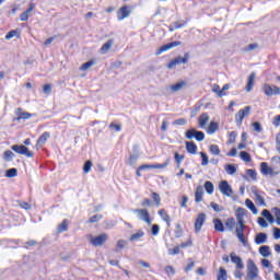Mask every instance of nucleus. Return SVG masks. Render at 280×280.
<instances>
[{
    "mask_svg": "<svg viewBox=\"0 0 280 280\" xmlns=\"http://www.w3.org/2000/svg\"><path fill=\"white\" fill-rule=\"evenodd\" d=\"M240 156H241L242 161H245V163H250V161H252L250 154L246 151H242L240 153Z\"/></svg>",
    "mask_w": 280,
    "mask_h": 280,
    "instance_id": "39",
    "label": "nucleus"
},
{
    "mask_svg": "<svg viewBox=\"0 0 280 280\" xmlns=\"http://www.w3.org/2000/svg\"><path fill=\"white\" fill-rule=\"evenodd\" d=\"M184 159H185V155H180L178 154V152H175V162L177 163V165H180Z\"/></svg>",
    "mask_w": 280,
    "mask_h": 280,
    "instance_id": "55",
    "label": "nucleus"
},
{
    "mask_svg": "<svg viewBox=\"0 0 280 280\" xmlns=\"http://www.w3.org/2000/svg\"><path fill=\"white\" fill-rule=\"evenodd\" d=\"M210 207L215 211L217 213H220V211H224V208L215 202H211Z\"/></svg>",
    "mask_w": 280,
    "mask_h": 280,
    "instance_id": "46",
    "label": "nucleus"
},
{
    "mask_svg": "<svg viewBox=\"0 0 280 280\" xmlns=\"http://www.w3.org/2000/svg\"><path fill=\"white\" fill-rule=\"evenodd\" d=\"M262 91L267 97H272V95H280V88L277 85L265 84L262 85Z\"/></svg>",
    "mask_w": 280,
    "mask_h": 280,
    "instance_id": "7",
    "label": "nucleus"
},
{
    "mask_svg": "<svg viewBox=\"0 0 280 280\" xmlns=\"http://www.w3.org/2000/svg\"><path fill=\"white\" fill-rule=\"evenodd\" d=\"M69 230V220L65 219L57 228L58 233H65Z\"/></svg>",
    "mask_w": 280,
    "mask_h": 280,
    "instance_id": "27",
    "label": "nucleus"
},
{
    "mask_svg": "<svg viewBox=\"0 0 280 280\" xmlns=\"http://www.w3.org/2000/svg\"><path fill=\"white\" fill-rule=\"evenodd\" d=\"M187 86V81H178L177 83L171 84L168 89L172 93H178V91H183Z\"/></svg>",
    "mask_w": 280,
    "mask_h": 280,
    "instance_id": "14",
    "label": "nucleus"
},
{
    "mask_svg": "<svg viewBox=\"0 0 280 280\" xmlns=\"http://www.w3.org/2000/svg\"><path fill=\"white\" fill-rule=\"evenodd\" d=\"M128 247V241L126 240H118L116 242V246H115V253H121L124 250V248Z\"/></svg>",
    "mask_w": 280,
    "mask_h": 280,
    "instance_id": "18",
    "label": "nucleus"
},
{
    "mask_svg": "<svg viewBox=\"0 0 280 280\" xmlns=\"http://www.w3.org/2000/svg\"><path fill=\"white\" fill-rule=\"evenodd\" d=\"M225 226L226 229H229V231H233V229H235V219L233 218L228 219L225 222Z\"/></svg>",
    "mask_w": 280,
    "mask_h": 280,
    "instance_id": "38",
    "label": "nucleus"
},
{
    "mask_svg": "<svg viewBox=\"0 0 280 280\" xmlns=\"http://www.w3.org/2000/svg\"><path fill=\"white\" fill-rule=\"evenodd\" d=\"M152 198H153L156 207H161V196L159 194H156V192H153L152 194Z\"/></svg>",
    "mask_w": 280,
    "mask_h": 280,
    "instance_id": "50",
    "label": "nucleus"
},
{
    "mask_svg": "<svg viewBox=\"0 0 280 280\" xmlns=\"http://www.w3.org/2000/svg\"><path fill=\"white\" fill-rule=\"evenodd\" d=\"M261 215H264V218H266V220H268V222H270V224H272V222H275V217H272V214L270 213V211L264 210V211L261 212Z\"/></svg>",
    "mask_w": 280,
    "mask_h": 280,
    "instance_id": "36",
    "label": "nucleus"
},
{
    "mask_svg": "<svg viewBox=\"0 0 280 280\" xmlns=\"http://www.w3.org/2000/svg\"><path fill=\"white\" fill-rule=\"evenodd\" d=\"M206 221H207V214L199 213L195 221V233H198L199 231H201L202 225L205 224Z\"/></svg>",
    "mask_w": 280,
    "mask_h": 280,
    "instance_id": "12",
    "label": "nucleus"
},
{
    "mask_svg": "<svg viewBox=\"0 0 280 280\" xmlns=\"http://www.w3.org/2000/svg\"><path fill=\"white\" fill-rule=\"evenodd\" d=\"M102 220V214H95L89 219L90 224H94L95 222H100Z\"/></svg>",
    "mask_w": 280,
    "mask_h": 280,
    "instance_id": "51",
    "label": "nucleus"
},
{
    "mask_svg": "<svg viewBox=\"0 0 280 280\" xmlns=\"http://www.w3.org/2000/svg\"><path fill=\"white\" fill-rule=\"evenodd\" d=\"M186 137L188 139H196L197 141H205V132L196 131V129H189L186 131Z\"/></svg>",
    "mask_w": 280,
    "mask_h": 280,
    "instance_id": "11",
    "label": "nucleus"
},
{
    "mask_svg": "<svg viewBox=\"0 0 280 280\" xmlns=\"http://www.w3.org/2000/svg\"><path fill=\"white\" fill-rule=\"evenodd\" d=\"M219 189L221 194H223V196H228V197L233 196V188L231 187V185H229V182L226 180L220 182Z\"/></svg>",
    "mask_w": 280,
    "mask_h": 280,
    "instance_id": "10",
    "label": "nucleus"
},
{
    "mask_svg": "<svg viewBox=\"0 0 280 280\" xmlns=\"http://www.w3.org/2000/svg\"><path fill=\"white\" fill-rule=\"evenodd\" d=\"M174 126H185V124H187V120L185 118H179L177 120H175Z\"/></svg>",
    "mask_w": 280,
    "mask_h": 280,
    "instance_id": "57",
    "label": "nucleus"
},
{
    "mask_svg": "<svg viewBox=\"0 0 280 280\" xmlns=\"http://www.w3.org/2000/svg\"><path fill=\"white\" fill-rule=\"evenodd\" d=\"M257 47H259V45L249 44L247 47H245V51H253V50L257 49Z\"/></svg>",
    "mask_w": 280,
    "mask_h": 280,
    "instance_id": "61",
    "label": "nucleus"
},
{
    "mask_svg": "<svg viewBox=\"0 0 280 280\" xmlns=\"http://www.w3.org/2000/svg\"><path fill=\"white\" fill-rule=\"evenodd\" d=\"M202 196H205V189L202 186H198L195 191V202H202Z\"/></svg>",
    "mask_w": 280,
    "mask_h": 280,
    "instance_id": "22",
    "label": "nucleus"
},
{
    "mask_svg": "<svg viewBox=\"0 0 280 280\" xmlns=\"http://www.w3.org/2000/svg\"><path fill=\"white\" fill-rule=\"evenodd\" d=\"M230 257H231L232 264H235V265H236V269H237V270L244 269V262L242 261V258H241L240 256H237V254H235L234 252H232V253L230 254Z\"/></svg>",
    "mask_w": 280,
    "mask_h": 280,
    "instance_id": "13",
    "label": "nucleus"
},
{
    "mask_svg": "<svg viewBox=\"0 0 280 280\" xmlns=\"http://www.w3.org/2000/svg\"><path fill=\"white\" fill-rule=\"evenodd\" d=\"M259 277V269L253 259L247 261V277L246 279H257Z\"/></svg>",
    "mask_w": 280,
    "mask_h": 280,
    "instance_id": "3",
    "label": "nucleus"
},
{
    "mask_svg": "<svg viewBox=\"0 0 280 280\" xmlns=\"http://www.w3.org/2000/svg\"><path fill=\"white\" fill-rule=\"evenodd\" d=\"M158 215H160V218H162V220L166 222L167 226H170V222L172 219L170 218V214H167V211H165V209H160L158 211Z\"/></svg>",
    "mask_w": 280,
    "mask_h": 280,
    "instance_id": "24",
    "label": "nucleus"
},
{
    "mask_svg": "<svg viewBox=\"0 0 280 280\" xmlns=\"http://www.w3.org/2000/svg\"><path fill=\"white\" fill-rule=\"evenodd\" d=\"M224 170L230 176H233V174H236L237 172V167H235L233 164H225Z\"/></svg>",
    "mask_w": 280,
    "mask_h": 280,
    "instance_id": "31",
    "label": "nucleus"
},
{
    "mask_svg": "<svg viewBox=\"0 0 280 280\" xmlns=\"http://www.w3.org/2000/svg\"><path fill=\"white\" fill-rule=\"evenodd\" d=\"M273 240H280V229L273 228Z\"/></svg>",
    "mask_w": 280,
    "mask_h": 280,
    "instance_id": "62",
    "label": "nucleus"
},
{
    "mask_svg": "<svg viewBox=\"0 0 280 280\" xmlns=\"http://www.w3.org/2000/svg\"><path fill=\"white\" fill-rule=\"evenodd\" d=\"M250 115V106H246L244 109H240L238 113L235 115V121L240 126L244 121V117H248Z\"/></svg>",
    "mask_w": 280,
    "mask_h": 280,
    "instance_id": "9",
    "label": "nucleus"
},
{
    "mask_svg": "<svg viewBox=\"0 0 280 280\" xmlns=\"http://www.w3.org/2000/svg\"><path fill=\"white\" fill-rule=\"evenodd\" d=\"M252 126H253V128H254V130H255V132H261L264 129L261 128V124L260 122H253L252 124Z\"/></svg>",
    "mask_w": 280,
    "mask_h": 280,
    "instance_id": "54",
    "label": "nucleus"
},
{
    "mask_svg": "<svg viewBox=\"0 0 280 280\" xmlns=\"http://www.w3.org/2000/svg\"><path fill=\"white\" fill-rule=\"evenodd\" d=\"M16 118L15 121H21V119H31L32 118V114L27 113V112H23L22 108H18L16 109Z\"/></svg>",
    "mask_w": 280,
    "mask_h": 280,
    "instance_id": "16",
    "label": "nucleus"
},
{
    "mask_svg": "<svg viewBox=\"0 0 280 280\" xmlns=\"http://www.w3.org/2000/svg\"><path fill=\"white\" fill-rule=\"evenodd\" d=\"M88 240L92 246H104L108 242V234L102 233L97 236L89 235Z\"/></svg>",
    "mask_w": 280,
    "mask_h": 280,
    "instance_id": "2",
    "label": "nucleus"
},
{
    "mask_svg": "<svg viewBox=\"0 0 280 280\" xmlns=\"http://www.w3.org/2000/svg\"><path fill=\"white\" fill-rule=\"evenodd\" d=\"M272 163H277V167H270L268 166V163L262 162L260 164V172L261 174H264L265 176H278V174L280 173V158L279 156H275L272 158Z\"/></svg>",
    "mask_w": 280,
    "mask_h": 280,
    "instance_id": "1",
    "label": "nucleus"
},
{
    "mask_svg": "<svg viewBox=\"0 0 280 280\" xmlns=\"http://www.w3.org/2000/svg\"><path fill=\"white\" fill-rule=\"evenodd\" d=\"M133 213L138 215V219H140L142 222H145L150 226L152 224V218H150V212L148 209H136L133 210Z\"/></svg>",
    "mask_w": 280,
    "mask_h": 280,
    "instance_id": "5",
    "label": "nucleus"
},
{
    "mask_svg": "<svg viewBox=\"0 0 280 280\" xmlns=\"http://www.w3.org/2000/svg\"><path fill=\"white\" fill-rule=\"evenodd\" d=\"M43 92L46 95H49V93H51V84H45L44 88H43Z\"/></svg>",
    "mask_w": 280,
    "mask_h": 280,
    "instance_id": "60",
    "label": "nucleus"
},
{
    "mask_svg": "<svg viewBox=\"0 0 280 280\" xmlns=\"http://www.w3.org/2000/svg\"><path fill=\"white\" fill-rule=\"evenodd\" d=\"M257 202H259V205L261 206H266V201L264 200V197H261V195H259V192H257V190L253 191Z\"/></svg>",
    "mask_w": 280,
    "mask_h": 280,
    "instance_id": "42",
    "label": "nucleus"
},
{
    "mask_svg": "<svg viewBox=\"0 0 280 280\" xmlns=\"http://www.w3.org/2000/svg\"><path fill=\"white\" fill-rule=\"evenodd\" d=\"M255 78H256L255 72H252L250 75L248 77V82L246 85L247 93H250V91H253V86L255 85Z\"/></svg>",
    "mask_w": 280,
    "mask_h": 280,
    "instance_id": "23",
    "label": "nucleus"
},
{
    "mask_svg": "<svg viewBox=\"0 0 280 280\" xmlns=\"http://www.w3.org/2000/svg\"><path fill=\"white\" fill-rule=\"evenodd\" d=\"M218 128H220V125L215 121H211L207 129L208 135H214V132H218Z\"/></svg>",
    "mask_w": 280,
    "mask_h": 280,
    "instance_id": "26",
    "label": "nucleus"
},
{
    "mask_svg": "<svg viewBox=\"0 0 280 280\" xmlns=\"http://www.w3.org/2000/svg\"><path fill=\"white\" fill-rule=\"evenodd\" d=\"M247 176H249V178H252L253 180H257V172H255L254 170H247L246 171Z\"/></svg>",
    "mask_w": 280,
    "mask_h": 280,
    "instance_id": "52",
    "label": "nucleus"
},
{
    "mask_svg": "<svg viewBox=\"0 0 280 280\" xmlns=\"http://www.w3.org/2000/svg\"><path fill=\"white\" fill-rule=\"evenodd\" d=\"M273 126H276V128H279L280 126V115L276 116L272 120Z\"/></svg>",
    "mask_w": 280,
    "mask_h": 280,
    "instance_id": "64",
    "label": "nucleus"
},
{
    "mask_svg": "<svg viewBox=\"0 0 280 280\" xmlns=\"http://www.w3.org/2000/svg\"><path fill=\"white\" fill-rule=\"evenodd\" d=\"M205 189H206L207 194H213V191H214L213 183L206 182Z\"/></svg>",
    "mask_w": 280,
    "mask_h": 280,
    "instance_id": "43",
    "label": "nucleus"
},
{
    "mask_svg": "<svg viewBox=\"0 0 280 280\" xmlns=\"http://www.w3.org/2000/svg\"><path fill=\"white\" fill-rule=\"evenodd\" d=\"M174 47H180V42H173L161 46L156 49L155 56H161V54H165V51H170V49H174Z\"/></svg>",
    "mask_w": 280,
    "mask_h": 280,
    "instance_id": "8",
    "label": "nucleus"
},
{
    "mask_svg": "<svg viewBox=\"0 0 280 280\" xmlns=\"http://www.w3.org/2000/svg\"><path fill=\"white\" fill-rule=\"evenodd\" d=\"M200 156L202 159L201 165H209V156L207 155V153L205 152H200Z\"/></svg>",
    "mask_w": 280,
    "mask_h": 280,
    "instance_id": "48",
    "label": "nucleus"
},
{
    "mask_svg": "<svg viewBox=\"0 0 280 280\" xmlns=\"http://www.w3.org/2000/svg\"><path fill=\"white\" fill-rule=\"evenodd\" d=\"M114 42L113 39H109L101 47V54H108L110 51V47H113Z\"/></svg>",
    "mask_w": 280,
    "mask_h": 280,
    "instance_id": "28",
    "label": "nucleus"
},
{
    "mask_svg": "<svg viewBox=\"0 0 280 280\" xmlns=\"http://www.w3.org/2000/svg\"><path fill=\"white\" fill-rule=\"evenodd\" d=\"M210 152L214 154V156H218L220 154V147H218V144H211Z\"/></svg>",
    "mask_w": 280,
    "mask_h": 280,
    "instance_id": "44",
    "label": "nucleus"
},
{
    "mask_svg": "<svg viewBox=\"0 0 280 280\" xmlns=\"http://www.w3.org/2000/svg\"><path fill=\"white\" fill-rule=\"evenodd\" d=\"M11 150H13V152H16V154H23L24 156H27L28 159H32V156H34V153L32 151H30V149H27V147L21 144H13L11 147Z\"/></svg>",
    "mask_w": 280,
    "mask_h": 280,
    "instance_id": "6",
    "label": "nucleus"
},
{
    "mask_svg": "<svg viewBox=\"0 0 280 280\" xmlns=\"http://www.w3.org/2000/svg\"><path fill=\"white\" fill-rule=\"evenodd\" d=\"M93 65H95V61H93V60L88 61L80 67V71H89V69H91V67H93Z\"/></svg>",
    "mask_w": 280,
    "mask_h": 280,
    "instance_id": "40",
    "label": "nucleus"
},
{
    "mask_svg": "<svg viewBox=\"0 0 280 280\" xmlns=\"http://www.w3.org/2000/svg\"><path fill=\"white\" fill-rule=\"evenodd\" d=\"M266 240H268V235L266 233H258L255 238L256 244H266Z\"/></svg>",
    "mask_w": 280,
    "mask_h": 280,
    "instance_id": "29",
    "label": "nucleus"
},
{
    "mask_svg": "<svg viewBox=\"0 0 280 280\" xmlns=\"http://www.w3.org/2000/svg\"><path fill=\"white\" fill-rule=\"evenodd\" d=\"M259 253L262 257H270V247L268 245H264L259 248Z\"/></svg>",
    "mask_w": 280,
    "mask_h": 280,
    "instance_id": "33",
    "label": "nucleus"
},
{
    "mask_svg": "<svg viewBox=\"0 0 280 280\" xmlns=\"http://www.w3.org/2000/svg\"><path fill=\"white\" fill-rule=\"evenodd\" d=\"M18 174H19V171L16 168H10V170L7 171L5 177L7 178H14V177L18 176Z\"/></svg>",
    "mask_w": 280,
    "mask_h": 280,
    "instance_id": "37",
    "label": "nucleus"
},
{
    "mask_svg": "<svg viewBox=\"0 0 280 280\" xmlns=\"http://www.w3.org/2000/svg\"><path fill=\"white\" fill-rule=\"evenodd\" d=\"M142 237H145V232H143V230H138L136 233L130 235L129 242H141Z\"/></svg>",
    "mask_w": 280,
    "mask_h": 280,
    "instance_id": "17",
    "label": "nucleus"
},
{
    "mask_svg": "<svg viewBox=\"0 0 280 280\" xmlns=\"http://www.w3.org/2000/svg\"><path fill=\"white\" fill-rule=\"evenodd\" d=\"M186 150L189 154H196L198 152V147L194 141L186 142Z\"/></svg>",
    "mask_w": 280,
    "mask_h": 280,
    "instance_id": "25",
    "label": "nucleus"
},
{
    "mask_svg": "<svg viewBox=\"0 0 280 280\" xmlns=\"http://www.w3.org/2000/svg\"><path fill=\"white\" fill-rule=\"evenodd\" d=\"M245 206L247 207V209H250V210H252V212L254 213V215H257L258 210H257V207H255V203H253V200L246 199V200H245Z\"/></svg>",
    "mask_w": 280,
    "mask_h": 280,
    "instance_id": "32",
    "label": "nucleus"
},
{
    "mask_svg": "<svg viewBox=\"0 0 280 280\" xmlns=\"http://www.w3.org/2000/svg\"><path fill=\"white\" fill-rule=\"evenodd\" d=\"M170 165V161H166L162 164H153V170H165Z\"/></svg>",
    "mask_w": 280,
    "mask_h": 280,
    "instance_id": "47",
    "label": "nucleus"
},
{
    "mask_svg": "<svg viewBox=\"0 0 280 280\" xmlns=\"http://www.w3.org/2000/svg\"><path fill=\"white\" fill-rule=\"evenodd\" d=\"M212 93H217L219 97H224V95H226V93H223V91L220 90V85L218 84L212 85Z\"/></svg>",
    "mask_w": 280,
    "mask_h": 280,
    "instance_id": "35",
    "label": "nucleus"
},
{
    "mask_svg": "<svg viewBox=\"0 0 280 280\" xmlns=\"http://www.w3.org/2000/svg\"><path fill=\"white\" fill-rule=\"evenodd\" d=\"M159 231H161V228L159 226V224H153L151 228V234L156 237V235H159Z\"/></svg>",
    "mask_w": 280,
    "mask_h": 280,
    "instance_id": "49",
    "label": "nucleus"
},
{
    "mask_svg": "<svg viewBox=\"0 0 280 280\" xmlns=\"http://www.w3.org/2000/svg\"><path fill=\"white\" fill-rule=\"evenodd\" d=\"M258 224L261 226V229H268V222H266L261 217L258 218Z\"/></svg>",
    "mask_w": 280,
    "mask_h": 280,
    "instance_id": "56",
    "label": "nucleus"
},
{
    "mask_svg": "<svg viewBox=\"0 0 280 280\" xmlns=\"http://www.w3.org/2000/svg\"><path fill=\"white\" fill-rule=\"evenodd\" d=\"M189 62V52H185L184 57L183 56H177L175 59L170 61L167 65V69H174L176 65H187Z\"/></svg>",
    "mask_w": 280,
    "mask_h": 280,
    "instance_id": "4",
    "label": "nucleus"
},
{
    "mask_svg": "<svg viewBox=\"0 0 280 280\" xmlns=\"http://www.w3.org/2000/svg\"><path fill=\"white\" fill-rule=\"evenodd\" d=\"M128 16H130V10H128V7H121L117 12L118 21H124V19H128Z\"/></svg>",
    "mask_w": 280,
    "mask_h": 280,
    "instance_id": "15",
    "label": "nucleus"
},
{
    "mask_svg": "<svg viewBox=\"0 0 280 280\" xmlns=\"http://www.w3.org/2000/svg\"><path fill=\"white\" fill-rule=\"evenodd\" d=\"M92 167H93V162L86 161L84 166H83L84 174H89V172H91Z\"/></svg>",
    "mask_w": 280,
    "mask_h": 280,
    "instance_id": "45",
    "label": "nucleus"
},
{
    "mask_svg": "<svg viewBox=\"0 0 280 280\" xmlns=\"http://www.w3.org/2000/svg\"><path fill=\"white\" fill-rule=\"evenodd\" d=\"M228 278H229V276L226 273V270L223 267H220L217 279L218 280H226Z\"/></svg>",
    "mask_w": 280,
    "mask_h": 280,
    "instance_id": "34",
    "label": "nucleus"
},
{
    "mask_svg": "<svg viewBox=\"0 0 280 280\" xmlns=\"http://www.w3.org/2000/svg\"><path fill=\"white\" fill-rule=\"evenodd\" d=\"M213 224H214L215 231H219V233H224V224L222 223V220L214 219Z\"/></svg>",
    "mask_w": 280,
    "mask_h": 280,
    "instance_id": "30",
    "label": "nucleus"
},
{
    "mask_svg": "<svg viewBox=\"0 0 280 280\" xmlns=\"http://www.w3.org/2000/svg\"><path fill=\"white\" fill-rule=\"evenodd\" d=\"M50 135L49 132H44L37 140V144H36V148H42L45 145V143H47V139H49Z\"/></svg>",
    "mask_w": 280,
    "mask_h": 280,
    "instance_id": "20",
    "label": "nucleus"
},
{
    "mask_svg": "<svg viewBox=\"0 0 280 280\" xmlns=\"http://www.w3.org/2000/svg\"><path fill=\"white\" fill-rule=\"evenodd\" d=\"M235 215H236V220H237L238 224H243L244 215H246V209L237 208Z\"/></svg>",
    "mask_w": 280,
    "mask_h": 280,
    "instance_id": "21",
    "label": "nucleus"
},
{
    "mask_svg": "<svg viewBox=\"0 0 280 280\" xmlns=\"http://www.w3.org/2000/svg\"><path fill=\"white\" fill-rule=\"evenodd\" d=\"M180 253V247L176 246L173 249H168V255H178Z\"/></svg>",
    "mask_w": 280,
    "mask_h": 280,
    "instance_id": "59",
    "label": "nucleus"
},
{
    "mask_svg": "<svg viewBox=\"0 0 280 280\" xmlns=\"http://www.w3.org/2000/svg\"><path fill=\"white\" fill-rule=\"evenodd\" d=\"M209 114L203 113L198 117V124H199V128H205V126H207V124H209Z\"/></svg>",
    "mask_w": 280,
    "mask_h": 280,
    "instance_id": "19",
    "label": "nucleus"
},
{
    "mask_svg": "<svg viewBox=\"0 0 280 280\" xmlns=\"http://www.w3.org/2000/svg\"><path fill=\"white\" fill-rule=\"evenodd\" d=\"M164 270H165L166 275H176V271L174 270V267H172V266H166L164 268Z\"/></svg>",
    "mask_w": 280,
    "mask_h": 280,
    "instance_id": "58",
    "label": "nucleus"
},
{
    "mask_svg": "<svg viewBox=\"0 0 280 280\" xmlns=\"http://www.w3.org/2000/svg\"><path fill=\"white\" fill-rule=\"evenodd\" d=\"M14 159V153L10 150L4 151L3 160L4 161H12Z\"/></svg>",
    "mask_w": 280,
    "mask_h": 280,
    "instance_id": "41",
    "label": "nucleus"
},
{
    "mask_svg": "<svg viewBox=\"0 0 280 280\" xmlns=\"http://www.w3.org/2000/svg\"><path fill=\"white\" fill-rule=\"evenodd\" d=\"M16 31H10L7 35H5V39L10 40L11 38H14V36H16Z\"/></svg>",
    "mask_w": 280,
    "mask_h": 280,
    "instance_id": "63",
    "label": "nucleus"
},
{
    "mask_svg": "<svg viewBox=\"0 0 280 280\" xmlns=\"http://www.w3.org/2000/svg\"><path fill=\"white\" fill-rule=\"evenodd\" d=\"M138 159H139V154H131L129 156V165H135Z\"/></svg>",
    "mask_w": 280,
    "mask_h": 280,
    "instance_id": "53",
    "label": "nucleus"
}]
</instances>
